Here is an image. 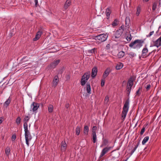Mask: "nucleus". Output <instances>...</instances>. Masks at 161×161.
Wrapping results in <instances>:
<instances>
[{
    "label": "nucleus",
    "mask_w": 161,
    "mask_h": 161,
    "mask_svg": "<svg viewBox=\"0 0 161 161\" xmlns=\"http://www.w3.org/2000/svg\"><path fill=\"white\" fill-rule=\"evenodd\" d=\"M129 105V100L128 99L126 101L123 108V110L121 116V119L123 120H124L126 115L127 113L128 110Z\"/></svg>",
    "instance_id": "obj_1"
},
{
    "label": "nucleus",
    "mask_w": 161,
    "mask_h": 161,
    "mask_svg": "<svg viewBox=\"0 0 161 161\" xmlns=\"http://www.w3.org/2000/svg\"><path fill=\"white\" fill-rule=\"evenodd\" d=\"M90 75V72L88 71L85 73L82 76L81 80V84L82 86H84L86 82L89 79Z\"/></svg>",
    "instance_id": "obj_2"
},
{
    "label": "nucleus",
    "mask_w": 161,
    "mask_h": 161,
    "mask_svg": "<svg viewBox=\"0 0 161 161\" xmlns=\"http://www.w3.org/2000/svg\"><path fill=\"white\" fill-rule=\"evenodd\" d=\"M142 46L141 43V41L139 40H136L134 42H131L129 45V46L130 47H134V48H140Z\"/></svg>",
    "instance_id": "obj_3"
},
{
    "label": "nucleus",
    "mask_w": 161,
    "mask_h": 161,
    "mask_svg": "<svg viewBox=\"0 0 161 161\" xmlns=\"http://www.w3.org/2000/svg\"><path fill=\"white\" fill-rule=\"evenodd\" d=\"M133 80L132 78H131L129 80L127 84V94H129L130 93V90L133 85Z\"/></svg>",
    "instance_id": "obj_4"
},
{
    "label": "nucleus",
    "mask_w": 161,
    "mask_h": 161,
    "mask_svg": "<svg viewBox=\"0 0 161 161\" xmlns=\"http://www.w3.org/2000/svg\"><path fill=\"white\" fill-rule=\"evenodd\" d=\"M25 138L26 144L28 146H29V141H30L32 139V136L30 132L25 133Z\"/></svg>",
    "instance_id": "obj_5"
},
{
    "label": "nucleus",
    "mask_w": 161,
    "mask_h": 161,
    "mask_svg": "<svg viewBox=\"0 0 161 161\" xmlns=\"http://www.w3.org/2000/svg\"><path fill=\"white\" fill-rule=\"evenodd\" d=\"M108 37V35L106 34H100L97 36V38L101 42L105 41Z\"/></svg>",
    "instance_id": "obj_6"
},
{
    "label": "nucleus",
    "mask_w": 161,
    "mask_h": 161,
    "mask_svg": "<svg viewBox=\"0 0 161 161\" xmlns=\"http://www.w3.org/2000/svg\"><path fill=\"white\" fill-rule=\"evenodd\" d=\"M39 107V105L38 103L33 102L31 105L30 111H32L33 113H36V111Z\"/></svg>",
    "instance_id": "obj_7"
},
{
    "label": "nucleus",
    "mask_w": 161,
    "mask_h": 161,
    "mask_svg": "<svg viewBox=\"0 0 161 161\" xmlns=\"http://www.w3.org/2000/svg\"><path fill=\"white\" fill-rule=\"evenodd\" d=\"M60 62V60L59 59L55 60L50 64L49 67L51 68H54Z\"/></svg>",
    "instance_id": "obj_8"
},
{
    "label": "nucleus",
    "mask_w": 161,
    "mask_h": 161,
    "mask_svg": "<svg viewBox=\"0 0 161 161\" xmlns=\"http://www.w3.org/2000/svg\"><path fill=\"white\" fill-rule=\"evenodd\" d=\"M43 31L42 29H40L36 33L35 37L33 39L34 41H36L38 40L40 37L41 35L42 34Z\"/></svg>",
    "instance_id": "obj_9"
},
{
    "label": "nucleus",
    "mask_w": 161,
    "mask_h": 161,
    "mask_svg": "<svg viewBox=\"0 0 161 161\" xmlns=\"http://www.w3.org/2000/svg\"><path fill=\"white\" fill-rule=\"evenodd\" d=\"M110 149V147H105L102 150L100 155V156L99 158H101L102 157H103L106 153L108 152V151H109Z\"/></svg>",
    "instance_id": "obj_10"
},
{
    "label": "nucleus",
    "mask_w": 161,
    "mask_h": 161,
    "mask_svg": "<svg viewBox=\"0 0 161 161\" xmlns=\"http://www.w3.org/2000/svg\"><path fill=\"white\" fill-rule=\"evenodd\" d=\"M97 69L96 67H93L92 70L91 76L92 78H94L97 75Z\"/></svg>",
    "instance_id": "obj_11"
},
{
    "label": "nucleus",
    "mask_w": 161,
    "mask_h": 161,
    "mask_svg": "<svg viewBox=\"0 0 161 161\" xmlns=\"http://www.w3.org/2000/svg\"><path fill=\"white\" fill-rule=\"evenodd\" d=\"M71 4V0H67L65 3L64 8V9H67Z\"/></svg>",
    "instance_id": "obj_12"
},
{
    "label": "nucleus",
    "mask_w": 161,
    "mask_h": 161,
    "mask_svg": "<svg viewBox=\"0 0 161 161\" xmlns=\"http://www.w3.org/2000/svg\"><path fill=\"white\" fill-rule=\"evenodd\" d=\"M154 46L157 47L161 46V36L155 42Z\"/></svg>",
    "instance_id": "obj_13"
},
{
    "label": "nucleus",
    "mask_w": 161,
    "mask_h": 161,
    "mask_svg": "<svg viewBox=\"0 0 161 161\" xmlns=\"http://www.w3.org/2000/svg\"><path fill=\"white\" fill-rule=\"evenodd\" d=\"M110 72V68H108L106 69L103 75V79H105L109 75Z\"/></svg>",
    "instance_id": "obj_14"
},
{
    "label": "nucleus",
    "mask_w": 161,
    "mask_h": 161,
    "mask_svg": "<svg viewBox=\"0 0 161 161\" xmlns=\"http://www.w3.org/2000/svg\"><path fill=\"white\" fill-rule=\"evenodd\" d=\"M58 82V78L57 76H55L53 82V86L55 87L57 85Z\"/></svg>",
    "instance_id": "obj_15"
},
{
    "label": "nucleus",
    "mask_w": 161,
    "mask_h": 161,
    "mask_svg": "<svg viewBox=\"0 0 161 161\" xmlns=\"http://www.w3.org/2000/svg\"><path fill=\"white\" fill-rule=\"evenodd\" d=\"M122 33L123 32H122V31H120L119 30L117 31L115 34L114 36V37L115 38H118L119 37Z\"/></svg>",
    "instance_id": "obj_16"
},
{
    "label": "nucleus",
    "mask_w": 161,
    "mask_h": 161,
    "mask_svg": "<svg viewBox=\"0 0 161 161\" xmlns=\"http://www.w3.org/2000/svg\"><path fill=\"white\" fill-rule=\"evenodd\" d=\"M67 144L65 142H62L61 143V149L62 151H64L66 148Z\"/></svg>",
    "instance_id": "obj_17"
},
{
    "label": "nucleus",
    "mask_w": 161,
    "mask_h": 161,
    "mask_svg": "<svg viewBox=\"0 0 161 161\" xmlns=\"http://www.w3.org/2000/svg\"><path fill=\"white\" fill-rule=\"evenodd\" d=\"M111 14V10L110 8H108L106 10V14L107 16V19H108L110 18V14Z\"/></svg>",
    "instance_id": "obj_18"
},
{
    "label": "nucleus",
    "mask_w": 161,
    "mask_h": 161,
    "mask_svg": "<svg viewBox=\"0 0 161 161\" xmlns=\"http://www.w3.org/2000/svg\"><path fill=\"white\" fill-rule=\"evenodd\" d=\"M48 110L49 113H52L53 111V107L52 104H49L48 106Z\"/></svg>",
    "instance_id": "obj_19"
},
{
    "label": "nucleus",
    "mask_w": 161,
    "mask_h": 161,
    "mask_svg": "<svg viewBox=\"0 0 161 161\" xmlns=\"http://www.w3.org/2000/svg\"><path fill=\"white\" fill-rule=\"evenodd\" d=\"M86 91L89 94H90L91 93V86L89 83H87L86 84Z\"/></svg>",
    "instance_id": "obj_20"
},
{
    "label": "nucleus",
    "mask_w": 161,
    "mask_h": 161,
    "mask_svg": "<svg viewBox=\"0 0 161 161\" xmlns=\"http://www.w3.org/2000/svg\"><path fill=\"white\" fill-rule=\"evenodd\" d=\"M119 23V21L117 19H115L112 22V25L113 27H115L117 26Z\"/></svg>",
    "instance_id": "obj_21"
},
{
    "label": "nucleus",
    "mask_w": 161,
    "mask_h": 161,
    "mask_svg": "<svg viewBox=\"0 0 161 161\" xmlns=\"http://www.w3.org/2000/svg\"><path fill=\"white\" fill-rule=\"evenodd\" d=\"M123 66V64L121 63H119L116 66L115 68L117 70L121 69Z\"/></svg>",
    "instance_id": "obj_22"
},
{
    "label": "nucleus",
    "mask_w": 161,
    "mask_h": 161,
    "mask_svg": "<svg viewBox=\"0 0 161 161\" xmlns=\"http://www.w3.org/2000/svg\"><path fill=\"white\" fill-rule=\"evenodd\" d=\"M89 131V127L87 125H85L84 127V134L85 135H87Z\"/></svg>",
    "instance_id": "obj_23"
},
{
    "label": "nucleus",
    "mask_w": 161,
    "mask_h": 161,
    "mask_svg": "<svg viewBox=\"0 0 161 161\" xmlns=\"http://www.w3.org/2000/svg\"><path fill=\"white\" fill-rule=\"evenodd\" d=\"M24 131L25 132V133H28L30 132L28 130V124L26 123H24Z\"/></svg>",
    "instance_id": "obj_24"
},
{
    "label": "nucleus",
    "mask_w": 161,
    "mask_h": 161,
    "mask_svg": "<svg viewBox=\"0 0 161 161\" xmlns=\"http://www.w3.org/2000/svg\"><path fill=\"white\" fill-rule=\"evenodd\" d=\"M108 143V140L105 139H103V143L102 145H101L100 147H103L106 146V145H107Z\"/></svg>",
    "instance_id": "obj_25"
},
{
    "label": "nucleus",
    "mask_w": 161,
    "mask_h": 161,
    "mask_svg": "<svg viewBox=\"0 0 161 161\" xmlns=\"http://www.w3.org/2000/svg\"><path fill=\"white\" fill-rule=\"evenodd\" d=\"M148 49L147 48H144L142 51V55L143 56H146L148 52Z\"/></svg>",
    "instance_id": "obj_26"
},
{
    "label": "nucleus",
    "mask_w": 161,
    "mask_h": 161,
    "mask_svg": "<svg viewBox=\"0 0 161 161\" xmlns=\"http://www.w3.org/2000/svg\"><path fill=\"white\" fill-rule=\"evenodd\" d=\"M10 150L9 147H7L6 148L5 150V153L6 154L7 156H8L10 154Z\"/></svg>",
    "instance_id": "obj_27"
},
{
    "label": "nucleus",
    "mask_w": 161,
    "mask_h": 161,
    "mask_svg": "<svg viewBox=\"0 0 161 161\" xmlns=\"http://www.w3.org/2000/svg\"><path fill=\"white\" fill-rule=\"evenodd\" d=\"M92 136L93 142L94 143H95V142H96V140L97 139V136H96V133H94V132L93 133H92Z\"/></svg>",
    "instance_id": "obj_28"
},
{
    "label": "nucleus",
    "mask_w": 161,
    "mask_h": 161,
    "mask_svg": "<svg viewBox=\"0 0 161 161\" xmlns=\"http://www.w3.org/2000/svg\"><path fill=\"white\" fill-rule=\"evenodd\" d=\"M96 50V49L94 48L92 49L88 50L87 51L88 53L89 54H93L95 53V52Z\"/></svg>",
    "instance_id": "obj_29"
},
{
    "label": "nucleus",
    "mask_w": 161,
    "mask_h": 161,
    "mask_svg": "<svg viewBox=\"0 0 161 161\" xmlns=\"http://www.w3.org/2000/svg\"><path fill=\"white\" fill-rule=\"evenodd\" d=\"M125 55V53L123 51H121L118 54V57L119 58H122Z\"/></svg>",
    "instance_id": "obj_30"
},
{
    "label": "nucleus",
    "mask_w": 161,
    "mask_h": 161,
    "mask_svg": "<svg viewBox=\"0 0 161 161\" xmlns=\"http://www.w3.org/2000/svg\"><path fill=\"white\" fill-rule=\"evenodd\" d=\"M130 19L129 17H126L125 19V25L126 27L128 26L130 23Z\"/></svg>",
    "instance_id": "obj_31"
},
{
    "label": "nucleus",
    "mask_w": 161,
    "mask_h": 161,
    "mask_svg": "<svg viewBox=\"0 0 161 161\" xmlns=\"http://www.w3.org/2000/svg\"><path fill=\"white\" fill-rule=\"evenodd\" d=\"M149 137L148 136H146L145 137L142 142V144L143 145H144L145 144V143L148 141L149 139Z\"/></svg>",
    "instance_id": "obj_32"
},
{
    "label": "nucleus",
    "mask_w": 161,
    "mask_h": 161,
    "mask_svg": "<svg viewBox=\"0 0 161 161\" xmlns=\"http://www.w3.org/2000/svg\"><path fill=\"white\" fill-rule=\"evenodd\" d=\"M80 132V127L77 126L76 128V133L77 135H79Z\"/></svg>",
    "instance_id": "obj_33"
},
{
    "label": "nucleus",
    "mask_w": 161,
    "mask_h": 161,
    "mask_svg": "<svg viewBox=\"0 0 161 161\" xmlns=\"http://www.w3.org/2000/svg\"><path fill=\"white\" fill-rule=\"evenodd\" d=\"M28 61V59H25V58H23L21 60L20 63L23 64L25 63V62H27Z\"/></svg>",
    "instance_id": "obj_34"
},
{
    "label": "nucleus",
    "mask_w": 161,
    "mask_h": 161,
    "mask_svg": "<svg viewBox=\"0 0 161 161\" xmlns=\"http://www.w3.org/2000/svg\"><path fill=\"white\" fill-rule=\"evenodd\" d=\"M21 121V119L19 117H18L16 120V123L17 125H19Z\"/></svg>",
    "instance_id": "obj_35"
},
{
    "label": "nucleus",
    "mask_w": 161,
    "mask_h": 161,
    "mask_svg": "<svg viewBox=\"0 0 161 161\" xmlns=\"http://www.w3.org/2000/svg\"><path fill=\"white\" fill-rule=\"evenodd\" d=\"M141 10L140 8V7H138L137 8V11L136 13V15L137 16H138L139 15L141 12Z\"/></svg>",
    "instance_id": "obj_36"
},
{
    "label": "nucleus",
    "mask_w": 161,
    "mask_h": 161,
    "mask_svg": "<svg viewBox=\"0 0 161 161\" xmlns=\"http://www.w3.org/2000/svg\"><path fill=\"white\" fill-rule=\"evenodd\" d=\"M30 118L28 116H25L24 119V123H27V122L29 120Z\"/></svg>",
    "instance_id": "obj_37"
},
{
    "label": "nucleus",
    "mask_w": 161,
    "mask_h": 161,
    "mask_svg": "<svg viewBox=\"0 0 161 161\" xmlns=\"http://www.w3.org/2000/svg\"><path fill=\"white\" fill-rule=\"evenodd\" d=\"M32 66V65L30 66V64H28V65H25V66H22L21 68L23 69L24 68H26L25 69H27V68H31Z\"/></svg>",
    "instance_id": "obj_38"
},
{
    "label": "nucleus",
    "mask_w": 161,
    "mask_h": 161,
    "mask_svg": "<svg viewBox=\"0 0 161 161\" xmlns=\"http://www.w3.org/2000/svg\"><path fill=\"white\" fill-rule=\"evenodd\" d=\"M10 102V100H9V99H8L4 103L5 106H8V105L9 104Z\"/></svg>",
    "instance_id": "obj_39"
},
{
    "label": "nucleus",
    "mask_w": 161,
    "mask_h": 161,
    "mask_svg": "<svg viewBox=\"0 0 161 161\" xmlns=\"http://www.w3.org/2000/svg\"><path fill=\"white\" fill-rule=\"evenodd\" d=\"M126 39L127 41H130L131 39V36L130 34H129L126 37Z\"/></svg>",
    "instance_id": "obj_40"
},
{
    "label": "nucleus",
    "mask_w": 161,
    "mask_h": 161,
    "mask_svg": "<svg viewBox=\"0 0 161 161\" xmlns=\"http://www.w3.org/2000/svg\"><path fill=\"white\" fill-rule=\"evenodd\" d=\"M97 129V127L96 126H94L92 128V133H93L94 132V133H96V130Z\"/></svg>",
    "instance_id": "obj_41"
},
{
    "label": "nucleus",
    "mask_w": 161,
    "mask_h": 161,
    "mask_svg": "<svg viewBox=\"0 0 161 161\" xmlns=\"http://www.w3.org/2000/svg\"><path fill=\"white\" fill-rule=\"evenodd\" d=\"M154 33V31H152V32H150L149 34L147 35V37H150Z\"/></svg>",
    "instance_id": "obj_42"
},
{
    "label": "nucleus",
    "mask_w": 161,
    "mask_h": 161,
    "mask_svg": "<svg viewBox=\"0 0 161 161\" xmlns=\"http://www.w3.org/2000/svg\"><path fill=\"white\" fill-rule=\"evenodd\" d=\"M108 101V96H106L104 99V102L105 103H107Z\"/></svg>",
    "instance_id": "obj_43"
},
{
    "label": "nucleus",
    "mask_w": 161,
    "mask_h": 161,
    "mask_svg": "<svg viewBox=\"0 0 161 161\" xmlns=\"http://www.w3.org/2000/svg\"><path fill=\"white\" fill-rule=\"evenodd\" d=\"M104 79H103L101 80V86H103L104 84L105 81Z\"/></svg>",
    "instance_id": "obj_44"
},
{
    "label": "nucleus",
    "mask_w": 161,
    "mask_h": 161,
    "mask_svg": "<svg viewBox=\"0 0 161 161\" xmlns=\"http://www.w3.org/2000/svg\"><path fill=\"white\" fill-rule=\"evenodd\" d=\"M124 30V25H122L120 27V28L119 29V30L120 31H121V30H122V32H123Z\"/></svg>",
    "instance_id": "obj_45"
},
{
    "label": "nucleus",
    "mask_w": 161,
    "mask_h": 161,
    "mask_svg": "<svg viewBox=\"0 0 161 161\" xmlns=\"http://www.w3.org/2000/svg\"><path fill=\"white\" fill-rule=\"evenodd\" d=\"M156 8V4L155 3H154L153 6V9L154 10Z\"/></svg>",
    "instance_id": "obj_46"
},
{
    "label": "nucleus",
    "mask_w": 161,
    "mask_h": 161,
    "mask_svg": "<svg viewBox=\"0 0 161 161\" xmlns=\"http://www.w3.org/2000/svg\"><path fill=\"white\" fill-rule=\"evenodd\" d=\"M145 131V128H143L141 130L140 134L141 135H142L143 133Z\"/></svg>",
    "instance_id": "obj_47"
},
{
    "label": "nucleus",
    "mask_w": 161,
    "mask_h": 161,
    "mask_svg": "<svg viewBox=\"0 0 161 161\" xmlns=\"http://www.w3.org/2000/svg\"><path fill=\"white\" fill-rule=\"evenodd\" d=\"M16 138V136L15 135H13L12 136V140L14 141Z\"/></svg>",
    "instance_id": "obj_48"
},
{
    "label": "nucleus",
    "mask_w": 161,
    "mask_h": 161,
    "mask_svg": "<svg viewBox=\"0 0 161 161\" xmlns=\"http://www.w3.org/2000/svg\"><path fill=\"white\" fill-rule=\"evenodd\" d=\"M129 55H130L132 57H133L135 56V54L134 53H133L132 52H130L129 53Z\"/></svg>",
    "instance_id": "obj_49"
},
{
    "label": "nucleus",
    "mask_w": 161,
    "mask_h": 161,
    "mask_svg": "<svg viewBox=\"0 0 161 161\" xmlns=\"http://www.w3.org/2000/svg\"><path fill=\"white\" fill-rule=\"evenodd\" d=\"M138 145H137L136 146L134 149V150L132 151V153H133L134 151H135V150H136V149L137 148V147L138 146Z\"/></svg>",
    "instance_id": "obj_50"
},
{
    "label": "nucleus",
    "mask_w": 161,
    "mask_h": 161,
    "mask_svg": "<svg viewBox=\"0 0 161 161\" xmlns=\"http://www.w3.org/2000/svg\"><path fill=\"white\" fill-rule=\"evenodd\" d=\"M150 87V85H148L146 87L147 90H148Z\"/></svg>",
    "instance_id": "obj_51"
},
{
    "label": "nucleus",
    "mask_w": 161,
    "mask_h": 161,
    "mask_svg": "<svg viewBox=\"0 0 161 161\" xmlns=\"http://www.w3.org/2000/svg\"><path fill=\"white\" fill-rule=\"evenodd\" d=\"M69 103H66V104H65V107L66 108H69Z\"/></svg>",
    "instance_id": "obj_52"
},
{
    "label": "nucleus",
    "mask_w": 161,
    "mask_h": 161,
    "mask_svg": "<svg viewBox=\"0 0 161 161\" xmlns=\"http://www.w3.org/2000/svg\"><path fill=\"white\" fill-rule=\"evenodd\" d=\"M34 2L35 3V6H37L38 3V0H34Z\"/></svg>",
    "instance_id": "obj_53"
},
{
    "label": "nucleus",
    "mask_w": 161,
    "mask_h": 161,
    "mask_svg": "<svg viewBox=\"0 0 161 161\" xmlns=\"http://www.w3.org/2000/svg\"><path fill=\"white\" fill-rule=\"evenodd\" d=\"M110 47V44H108L106 46V48L107 49H109Z\"/></svg>",
    "instance_id": "obj_54"
},
{
    "label": "nucleus",
    "mask_w": 161,
    "mask_h": 161,
    "mask_svg": "<svg viewBox=\"0 0 161 161\" xmlns=\"http://www.w3.org/2000/svg\"><path fill=\"white\" fill-rule=\"evenodd\" d=\"M31 64V63H27V62H25V63H23V64H22V65H25V64Z\"/></svg>",
    "instance_id": "obj_55"
},
{
    "label": "nucleus",
    "mask_w": 161,
    "mask_h": 161,
    "mask_svg": "<svg viewBox=\"0 0 161 161\" xmlns=\"http://www.w3.org/2000/svg\"><path fill=\"white\" fill-rule=\"evenodd\" d=\"M2 119L3 118H0V124H1L3 122Z\"/></svg>",
    "instance_id": "obj_56"
},
{
    "label": "nucleus",
    "mask_w": 161,
    "mask_h": 161,
    "mask_svg": "<svg viewBox=\"0 0 161 161\" xmlns=\"http://www.w3.org/2000/svg\"><path fill=\"white\" fill-rule=\"evenodd\" d=\"M159 4L160 6H161V0H159Z\"/></svg>",
    "instance_id": "obj_57"
},
{
    "label": "nucleus",
    "mask_w": 161,
    "mask_h": 161,
    "mask_svg": "<svg viewBox=\"0 0 161 161\" xmlns=\"http://www.w3.org/2000/svg\"><path fill=\"white\" fill-rule=\"evenodd\" d=\"M139 92V90H138L137 92H136V94H138V92Z\"/></svg>",
    "instance_id": "obj_58"
},
{
    "label": "nucleus",
    "mask_w": 161,
    "mask_h": 161,
    "mask_svg": "<svg viewBox=\"0 0 161 161\" xmlns=\"http://www.w3.org/2000/svg\"><path fill=\"white\" fill-rule=\"evenodd\" d=\"M118 156V154L117 153V154L116 155V157H117Z\"/></svg>",
    "instance_id": "obj_59"
},
{
    "label": "nucleus",
    "mask_w": 161,
    "mask_h": 161,
    "mask_svg": "<svg viewBox=\"0 0 161 161\" xmlns=\"http://www.w3.org/2000/svg\"><path fill=\"white\" fill-rule=\"evenodd\" d=\"M145 1L147 2L148 0H144Z\"/></svg>",
    "instance_id": "obj_60"
},
{
    "label": "nucleus",
    "mask_w": 161,
    "mask_h": 161,
    "mask_svg": "<svg viewBox=\"0 0 161 161\" xmlns=\"http://www.w3.org/2000/svg\"><path fill=\"white\" fill-rule=\"evenodd\" d=\"M161 28V26H159V28Z\"/></svg>",
    "instance_id": "obj_61"
}]
</instances>
